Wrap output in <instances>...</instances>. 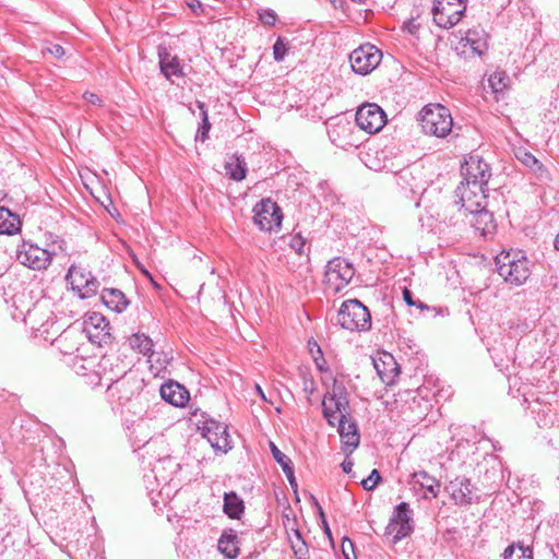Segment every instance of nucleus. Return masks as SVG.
<instances>
[{
    "mask_svg": "<svg viewBox=\"0 0 559 559\" xmlns=\"http://www.w3.org/2000/svg\"><path fill=\"white\" fill-rule=\"evenodd\" d=\"M419 122L423 132L438 138L447 136L453 127V119L444 106L427 105L419 112Z\"/></svg>",
    "mask_w": 559,
    "mask_h": 559,
    "instance_id": "1",
    "label": "nucleus"
},
{
    "mask_svg": "<svg viewBox=\"0 0 559 559\" xmlns=\"http://www.w3.org/2000/svg\"><path fill=\"white\" fill-rule=\"evenodd\" d=\"M337 323L348 331H368L371 328V314L358 299L344 301L337 312Z\"/></svg>",
    "mask_w": 559,
    "mask_h": 559,
    "instance_id": "2",
    "label": "nucleus"
},
{
    "mask_svg": "<svg viewBox=\"0 0 559 559\" xmlns=\"http://www.w3.org/2000/svg\"><path fill=\"white\" fill-rule=\"evenodd\" d=\"M394 403L400 413L411 423L423 420L431 408L430 401L413 390L399 392Z\"/></svg>",
    "mask_w": 559,
    "mask_h": 559,
    "instance_id": "3",
    "label": "nucleus"
},
{
    "mask_svg": "<svg viewBox=\"0 0 559 559\" xmlns=\"http://www.w3.org/2000/svg\"><path fill=\"white\" fill-rule=\"evenodd\" d=\"M498 273L507 283L520 286L524 284L531 275L528 261L525 257L516 259L510 253H501L496 258Z\"/></svg>",
    "mask_w": 559,
    "mask_h": 559,
    "instance_id": "4",
    "label": "nucleus"
},
{
    "mask_svg": "<svg viewBox=\"0 0 559 559\" xmlns=\"http://www.w3.org/2000/svg\"><path fill=\"white\" fill-rule=\"evenodd\" d=\"M413 531V510L407 502H401L394 508L392 518L385 527V535L392 536V543L396 544L409 536Z\"/></svg>",
    "mask_w": 559,
    "mask_h": 559,
    "instance_id": "5",
    "label": "nucleus"
},
{
    "mask_svg": "<svg viewBox=\"0 0 559 559\" xmlns=\"http://www.w3.org/2000/svg\"><path fill=\"white\" fill-rule=\"evenodd\" d=\"M254 223L263 231H277L283 221L282 209L272 199L266 198L253 207Z\"/></svg>",
    "mask_w": 559,
    "mask_h": 559,
    "instance_id": "6",
    "label": "nucleus"
},
{
    "mask_svg": "<svg viewBox=\"0 0 559 559\" xmlns=\"http://www.w3.org/2000/svg\"><path fill=\"white\" fill-rule=\"evenodd\" d=\"M53 254L55 252L27 241H23L16 250L17 261L35 271L46 270L51 264Z\"/></svg>",
    "mask_w": 559,
    "mask_h": 559,
    "instance_id": "7",
    "label": "nucleus"
},
{
    "mask_svg": "<svg viewBox=\"0 0 559 559\" xmlns=\"http://www.w3.org/2000/svg\"><path fill=\"white\" fill-rule=\"evenodd\" d=\"M355 275L352 263L341 257L333 258L326 264L325 280L329 287L338 293L346 287Z\"/></svg>",
    "mask_w": 559,
    "mask_h": 559,
    "instance_id": "8",
    "label": "nucleus"
},
{
    "mask_svg": "<svg viewBox=\"0 0 559 559\" xmlns=\"http://www.w3.org/2000/svg\"><path fill=\"white\" fill-rule=\"evenodd\" d=\"M144 388V380L132 370L117 379L114 383L107 385V392L111 397H116L120 403H127L140 394Z\"/></svg>",
    "mask_w": 559,
    "mask_h": 559,
    "instance_id": "9",
    "label": "nucleus"
},
{
    "mask_svg": "<svg viewBox=\"0 0 559 559\" xmlns=\"http://www.w3.org/2000/svg\"><path fill=\"white\" fill-rule=\"evenodd\" d=\"M73 290L79 293L82 299L94 296L99 288V282L91 271L81 265H71L66 275Z\"/></svg>",
    "mask_w": 559,
    "mask_h": 559,
    "instance_id": "10",
    "label": "nucleus"
},
{
    "mask_svg": "<svg viewBox=\"0 0 559 559\" xmlns=\"http://www.w3.org/2000/svg\"><path fill=\"white\" fill-rule=\"evenodd\" d=\"M202 436L207 440L215 452L227 453L231 450V439L226 424L216 419H206L200 427Z\"/></svg>",
    "mask_w": 559,
    "mask_h": 559,
    "instance_id": "11",
    "label": "nucleus"
},
{
    "mask_svg": "<svg viewBox=\"0 0 559 559\" xmlns=\"http://www.w3.org/2000/svg\"><path fill=\"white\" fill-rule=\"evenodd\" d=\"M355 120L361 130L372 134L384 127L386 116L379 105L367 103L357 109Z\"/></svg>",
    "mask_w": 559,
    "mask_h": 559,
    "instance_id": "12",
    "label": "nucleus"
},
{
    "mask_svg": "<svg viewBox=\"0 0 559 559\" xmlns=\"http://www.w3.org/2000/svg\"><path fill=\"white\" fill-rule=\"evenodd\" d=\"M487 183H469L461 182L455 193L462 203L465 212L478 210L487 206Z\"/></svg>",
    "mask_w": 559,
    "mask_h": 559,
    "instance_id": "13",
    "label": "nucleus"
},
{
    "mask_svg": "<svg viewBox=\"0 0 559 559\" xmlns=\"http://www.w3.org/2000/svg\"><path fill=\"white\" fill-rule=\"evenodd\" d=\"M466 11V4L435 0L432 15L435 23L442 28L456 25Z\"/></svg>",
    "mask_w": 559,
    "mask_h": 559,
    "instance_id": "14",
    "label": "nucleus"
},
{
    "mask_svg": "<svg viewBox=\"0 0 559 559\" xmlns=\"http://www.w3.org/2000/svg\"><path fill=\"white\" fill-rule=\"evenodd\" d=\"M381 57V51L374 46L365 45L358 47L349 55V61L354 72L366 75L377 68Z\"/></svg>",
    "mask_w": 559,
    "mask_h": 559,
    "instance_id": "15",
    "label": "nucleus"
},
{
    "mask_svg": "<svg viewBox=\"0 0 559 559\" xmlns=\"http://www.w3.org/2000/svg\"><path fill=\"white\" fill-rule=\"evenodd\" d=\"M463 181L469 183H488L491 177L490 166L478 155H472L461 166Z\"/></svg>",
    "mask_w": 559,
    "mask_h": 559,
    "instance_id": "16",
    "label": "nucleus"
},
{
    "mask_svg": "<svg viewBox=\"0 0 559 559\" xmlns=\"http://www.w3.org/2000/svg\"><path fill=\"white\" fill-rule=\"evenodd\" d=\"M84 332L93 343H108L111 338L110 324L99 312L88 313L84 319Z\"/></svg>",
    "mask_w": 559,
    "mask_h": 559,
    "instance_id": "17",
    "label": "nucleus"
},
{
    "mask_svg": "<svg viewBox=\"0 0 559 559\" xmlns=\"http://www.w3.org/2000/svg\"><path fill=\"white\" fill-rule=\"evenodd\" d=\"M454 503L457 506H468L478 500L475 495L476 488L465 476H457L445 486Z\"/></svg>",
    "mask_w": 559,
    "mask_h": 559,
    "instance_id": "18",
    "label": "nucleus"
},
{
    "mask_svg": "<svg viewBox=\"0 0 559 559\" xmlns=\"http://www.w3.org/2000/svg\"><path fill=\"white\" fill-rule=\"evenodd\" d=\"M487 49V34L483 28L478 27L468 29L456 47L461 55L478 57L483 56Z\"/></svg>",
    "mask_w": 559,
    "mask_h": 559,
    "instance_id": "19",
    "label": "nucleus"
},
{
    "mask_svg": "<svg viewBox=\"0 0 559 559\" xmlns=\"http://www.w3.org/2000/svg\"><path fill=\"white\" fill-rule=\"evenodd\" d=\"M337 423V431L341 437V441L343 444V452L346 455H350L359 445L360 435L358 431V426L354 419L349 416H341L338 417Z\"/></svg>",
    "mask_w": 559,
    "mask_h": 559,
    "instance_id": "20",
    "label": "nucleus"
},
{
    "mask_svg": "<svg viewBox=\"0 0 559 559\" xmlns=\"http://www.w3.org/2000/svg\"><path fill=\"white\" fill-rule=\"evenodd\" d=\"M24 316V322L33 330H40L46 328L51 320L52 312L49 310V302L47 300H38L33 304L32 308L25 311L21 310Z\"/></svg>",
    "mask_w": 559,
    "mask_h": 559,
    "instance_id": "21",
    "label": "nucleus"
},
{
    "mask_svg": "<svg viewBox=\"0 0 559 559\" xmlns=\"http://www.w3.org/2000/svg\"><path fill=\"white\" fill-rule=\"evenodd\" d=\"M102 376L100 379L109 383H114L117 379L129 373L128 366L118 356L103 357L100 361Z\"/></svg>",
    "mask_w": 559,
    "mask_h": 559,
    "instance_id": "22",
    "label": "nucleus"
},
{
    "mask_svg": "<svg viewBox=\"0 0 559 559\" xmlns=\"http://www.w3.org/2000/svg\"><path fill=\"white\" fill-rule=\"evenodd\" d=\"M160 72L167 80L173 76L182 78L183 71L179 58L173 56L166 46H158L157 49Z\"/></svg>",
    "mask_w": 559,
    "mask_h": 559,
    "instance_id": "23",
    "label": "nucleus"
},
{
    "mask_svg": "<svg viewBox=\"0 0 559 559\" xmlns=\"http://www.w3.org/2000/svg\"><path fill=\"white\" fill-rule=\"evenodd\" d=\"M373 367L380 380L386 385L393 384L400 373V367L390 354H383L379 359H373Z\"/></svg>",
    "mask_w": 559,
    "mask_h": 559,
    "instance_id": "24",
    "label": "nucleus"
},
{
    "mask_svg": "<svg viewBox=\"0 0 559 559\" xmlns=\"http://www.w3.org/2000/svg\"><path fill=\"white\" fill-rule=\"evenodd\" d=\"M159 392L164 401L176 407H183L190 399L188 390L174 381L164 383Z\"/></svg>",
    "mask_w": 559,
    "mask_h": 559,
    "instance_id": "25",
    "label": "nucleus"
},
{
    "mask_svg": "<svg viewBox=\"0 0 559 559\" xmlns=\"http://www.w3.org/2000/svg\"><path fill=\"white\" fill-rule=\"evenodd\" d=\"M472 215L471 224L475 230L479 231L483 236L492 234L496 229L493 214L486 207H480L475 211L468 212Z\"/></svg>",
    "mask_w": 559,
    "mask_h": 559,
    "instance_id": "26",
    "label": "nucleus"
},
{
    "mask_svg": "<svg viewBox=\"0 0 559 559\" xmlns=\"http://www.w3.org/2000/svg\"><path fill=\"white\" fill-rule=\"evenodd\" d=\"M102 300L109 309L120 313L129 305V300L124 294L117 288H105L102 292Z\"/></svg>",
    "mask_w": 559,
    "mask_h": 559,
    "instance_id": "27",
    "label": "nucleus"
},
{
    "mask_svg": "<svg viewBox=\"0 0 559 559\" xmlns=\"http://www.w3.org/2000/svg\"><path fill=\"white\" fill-rule=\"evenodd\" d=\"M218 550L228 559H235L239 555L238 537L233 530L224 531L218 539Z\"/></svg>",
    "mask_w": 559,
    "mask_h": 559,
    "instance_id": "28",
    "label": "nucleus"
},
{
    "mask_svg": "<svg viewBox=\"0 0 559 559\" xmlns=\"http://www.w3.org/2000/svg\"><path fill=\"white\" fill-rule=\"evenodd\" d=\"M226 174L235 181H241L247 175V163L240 155H231L225 164Z\"/></svg>",
    "mask_w": 559,
    "mask_h": 559,
    "instance_id": "29",
    "label": "nucleus"
},
{
    "mask_svg": "<svg viewBox=\"0 0 559 559\" xmlns=\"http://www.w3.org/2000/svg\"><path fill=\"white\" fill-rule=\"evenodd\" d=\"M21 222L16 214L0 206V234L13 235L20 230Z\"/></svg>",
    "mask_w": 559,
    "mask_h": 559,
    "instance_id": "30",
    "label": "nucleus"
},
{
    "mask_svg": "<svg viewBox=\"0 0 559 559\" xmlns=\"http://www.w3.org/2000/svg\"><path fill=\"white\" fill-rule=\"evenodd\" d=\"M224 512L230 519H240L241 514L245 511L243 500L235 492H226L224 495Z\"/></svg>",
    "mask_w": 559,
    "mask_h": 559,
    "instance_id": "31",
    "label": "nucleus"
},
{
    "mask_svg": "<svg viewBox=\"0 0 559 559\" xmlns=\"http://www.w3.org/2000/svg\"><path fill=\"white\" fill-rule=\"evenodd\" d=\"M414 483L418 484L423 489L431 495L432 498H437L440 490V483L430 476L427 472L420 471L412 474Z\"/></svg>",
    "mask_w": 559,
    "mask_h": 559,
    "instance_id": "32",
    "label": "nucleus"
},
{
    "mask_svg": "<svg viewBox=\"0 0 559 559\" xmlns=\"http://www.w3.org/2000/svg\"><path fill=\"white\" fill-rule=\"evenodd\" d=\"M454 212L449 216H445L443 221H441L438 225V229L440 234H449L450 228H454V230H461V227L464 225L463 221L466 216V212L463 209H454Z\"/></svg>",
    "mask_w": 559,
    "mask_h": 559,
    "instance_id": "33",
    "label": "nucleus"
},
{
    "mask_svg": "<svg viewBox=\"0 0 559 559\" xmlns=\"http://www.w3.org/2000/svg\"><path fill=\"white\" fill-rule=\"evenodd\" d=\"M502 556L503 559H533V549L522 542L512 543L504 549Z\"/></svg>",
    "mask_w": 559,
    "mask_h": 559,
    "instance_id": "34",
    "label": "nucleus"
},
{
    "mask_svg": "<svg viewBox=\"0 0 559 559\" xmlns=\"http://www.w3.org/2000/svg\"><path fill=\"white\" fill-rule=\"evenodd\" d=\"M343 388L336 386L334 384L332 393H329L330 403L336 405V411H338L340 416H349V401L345 394H343Z\"/></svg>",
    "mask_w": 559,
    "mask_h": 559,
    "instance_id": "35",
    "label": "nucleus"
},
{
    "mask_svg": "<svg viewBox=\"0 0 559 559\" xmlns=\"http://www.w3.org/2000/svg\"><path fill=\"white\" fill-rule=\"evenodd\" d=\"M130 346L133 349H136L140 354L144 356L151 355L153 353V341L143 333L133 334L130 340Z\"/></svg>",
    "mask_w": 559,
    "mask_h": 559,
    "instance_id": "36",
    "label": "nucleus"
},
{
    "mask_svg": "<svg viewBox=\"0 0 559 559\" xmlns=\"http://www.w3.org/2000/svg\"><path fill=\"white\" fill-rule=\"evenodd\" d=\"M510 78L504 71H495L488 78V85L492 93H503L509 86Z\"/></svg>",
    "mask_w": 559,
    "mask_h": 559,
    "instance_id": "37",
    "label": "nucleus"
},
{
    "mask_svg": "<svg viewBox=\"0 0 559 559\" xmlns=\"http://www.w3.org/2000/svg\"><path fill=\"white\" fill-rule=\"evenodd\" d=\"M197 106L200 109V116L202 119V123L199 129V133H198L197 138H200L201 141H205L209 138V132L211 130V123L209 121V116H207V109H206L205 104L202 102H199V100L197 102Z\"/></svg>",
    "mask_w": 559,
    "mask_h": 559,
    "instance_id": "38",
    "label": "nucleus"
},
{
    "mask_svg": "<svg viewBox=\"0 0 559 559\" xmlns=\"http://www.w3.org/2000/svg\"><path fill=\"white\" fill-rule=\"evenodd\" d=\"M330 395L326 393L322 401V407H323V415L326 418L329 425L335 426L336 421L338 420L340 413L336 411V405L331 404L329 400Z\"/></svg>",
    "mask_w": 559,
    "mask_h": 559,
    "instance_id": "39",
    "label": "nucleus"
},
{
    "mask_svg": "<svg viewBox=\"0 0 559 559\" xmlns=\"http://www.w3.org/2000/svg\"><path fill=\"white\" fill-rule=\"evenodd\" d=\"M519 159L528 168H531L534 173L538 174V176H542V173L544 171V167L542 163L531 153L524 152L519 157Z\"/></svg>",
    "mask_w": 559,
    "mask_h": 559,
    "instance_id": "40",
    "label": "nucleus"
},
{
    "mask_svg": "<svg viewBox=\"0 0 559 559\" xmlns=\"http://www.w3.org/2000/svg\"><path fill=\"white\" fill-rule=\"evenodd\" d=\"M295 539H290L292 549L296 557L308 555V546L298 530L294 531Z\"/></svg>",
    "mask_w": 559,
    "mask_h": 559,
    "instance_id": "41",
    "label": "nucleus"
},
{
    "mask_svg": "<svg viewBox=\"0 0 559 559\" xmlns=\"http://www.w3.org/2000/svg\"><path fill=\"white\" fill-rule=\"evenodd\" d=\"M271 452L274 460L281 465L283 472H289L290 459L285 455L274 443H271Z\"/></svg>",
    "mask_w": 559,
    "mask_h": 559,
    "instance_id": "42",
    "label": "nucleus"
},
{
    "mask_svg": "<svg viewBox=\"0 0 559 559\" xmlns=\"http://www.w3.org/2000/svg\"><path fill=\"white\" fill-rule=\"evenodd\" d=\"M381 481V475L378 469H372L370 475L361 481V486L365 490H373L376 486Z\"/></svg>",
    "mask_w": 559,
    "mask_h": 559,
    "instance_id": "43",
    "label": "nucleus"
},
{
    "mask_svg": "<svg viewBox=\"0 0 559 559\" xmlns=\"http://www.w3.org/2000/svg\"><path fill=\"white\" fill-rule=\"evenodd\" d=\"M287 53V45L282 37H278L273 45V56L276 61H282Z\"/></svg>",
    "mask_w": 559,
    "mask_h": 559,
    "instance_id": "44",
    "label": "nucleus"
},
{
    "mask_svg": "<svg viewBox=\"0 0 559 559\" xmlns=\"http://www.w3.org/2000/svg\"><path fill=\"white\" fill-rule=\"evenodd\" d=\"M258 15L261 23L267 26L275 25L277 21L276 13L271 9L261 10L258 12Z\"/></svg>",
    "mask_w": 559,
    "mask_h": 559,
    "instance_id": "45",
    "label": "nucleus"
},
{
    "mask_svg": "<svg viewBox=\"0 0 559 559\" xmlns=\"http://www.w3.org/2000/svg\"><path fill=\"white\" fill-rule=\"evenodd\" d=\"M289 246L296 253L302 254L306 246V239L301 237L300 234H296L292 237Z\"/></svg>",
    "mask_w": 559,
    "mask_h": 559,
    "instance_id": "46",
    "label": "nucleus"
},
{
    "mask_svg": "<svg viewBox=\"0 0 559 559\" xmlns=\"http://www.w3.org/2000/svg\"><path fill=\"white\" fill-rule=\"evenodd\" d=\"M70 332L69 331H64L63 333H61L59 335V337L56 340V344L59 346V348H61V350L64 353V354H72L73 352H75L78 349V347L75 345L69 347V348H62L63 346V343L64 341H67L70 336Z\"/></svg>",
    "mask_w": 559,
    "mask_h": 559,
    "instance_id": "47",
    "label": "nucleus"
},
{
    "mask_svg": "<svg viewBox=\"0 0 559 559\" xmlns=\"http://www.w3.org/2000/svg\"><path fill=\"white\" fill-rule=\"evenodd\" d=\"M314 346H316V354H313V360H314L318 369L323 371V370H325V368H324L325 359L323 357V353L317 343H314Z\"/></svg>",
    "mask_w": 559,
    "mask_h": 559,
    "instance_id": "48",
    "label": "nucleus"
},
{
    "mask_svg": "<svg viewBox=\"0 0 559 559\" xmlns=\"http://www.w3.org/2000/svg\"><path fill=\"white\" fill-rule=\"evenodd\" d=\"M83 98L92 104V105H95V106H102L103 105V99L95 93H92V92H85L83 94Z\"/></svg>",
    "mask_w": 559,
    "mask_h": 559,
    "instance_id": "49",
    "label": "nucleus"
},
{
    "mask_svg": "<svg viewBox=\"0 0 559 559\" xmlns=\"http://www.w3.org/2000/svg\"><path fill=\"white\" fill-rule=\"evenodd\" d=\"M187 5L195 15H201L204 11L203 4L199 0H188Z\"/></svg>",
    "mask_w": 559,
    "mask_h": 559,
    "instance_id": "50",
    "label": "nucleus"
},
{
    "mask_svg": "<svg viewBox=\"0 0 559 559\" xmlns=\"http://www.w3.org/2000/svg\"><path fill=\"white\" fill-rule=\"evenodd\" d=\"M403 298L408 306H418L421 309L427 308L423 302L417 304L416 301H414L413 294L407 288H405L403 292Z\"/></svg>",
    "mask_w": 559,
    "mask_h": 559,
    "instance_id": "51",
    "label": "nucleus"
},
{
    "mask_svg": "<svg viewBox=\"0 0 559 559\" xmlns=\"http://www.w3.org/2000/svg\"><path fill=\"white\" fill-rule=\"evenodd\" d=\"M419 28V24L416 23L414 19H411L403 24V29L408 32L409 34L414 35L417 33Z\"/></svg>",
    "mask_w": 559,
    "mask_h": 559,
    "instance_id": "52",
    "label": "nucleus"
},
{
    "mask_svg": "<svg viewBox=\"0 0 559 559\" xmlns=\"http://www.w3.org/2000/svg\"><path fill=\"white\" fill-rule=\"evenodd\" d=\"M48 51L57 59L62 58L66 55V50L61 45H52L50 48H48Z\"/></svg>",
    "mask_w": 559,
    "mask_h": 559,
    "instance_id": "53",
    "label": "nucleus"
},
{
    "mask_svg": "<svg viewBox=\"0 0 559 559\" xmlns=\"http://www.w3.org/2000/svg\"><path fill=\"white\" fill-rule=\"evenodd\" d=\"M349 549L353 550V543L350 539L344 538L343 543H342V551H343L344 556L346 557V559H349V557H348Z\"/></svg>",
    "mask_w": 559,
    "mask_h": 559,
    "instance_id": "54",
    "label": "nucleus"
},
{
    "mask_svg": "<svg viewBox=\"0 0 559 559\" xmlns=\"http://www.w3.org/2000/svg\"><path fill=\"white\" fill-rule=\"evenodd\" d=\"M305 392L311 394L316 390V384L313 380H305L304 382Z\"/></svg>",
    "mask_w": 559,
    "mask_h": 559,
    "instance_id": "55",
    "label": "nucleus"
},
{
    "mask_svg": "<svg viewBox=\"0 0 559 559\" xmlns=\"http://www.w3.org/2000/svg\"><path fill=\"white\" fill-rule=\"evenodd\" d=\"M341 466L344 473L349 474L353 469L354 463L353 461L346 459Z\"/></svg>",
    "mask_w": 559,
    "mask_h": 559,
    "instance_id": "56",
    "label": "nucleus"
},
{
    "mask_svg": "<svg viewBox=\"0 0 559 559\" xmlns=\"http://www.w3.org/2000/svg\"><path fill=\"white\" fill-rule=\"evenodd\" d=\"M319 512H320V516L322 518V524H323V526H324V532H325V534H326L329 537H331V531H330V528H329L328 522H326V520H325V516H324V513H323V510H322V508H321V507H319Z\"/></svg>",
    "mask_w": 559,
    "mask_h": 559,
    "instance_id": "57",
    "label": "nucleus"
},
{
    "mask_svg": "<svg viewBox=\"0 0 559 559\" xmlns=\"http://www.w3.org/2000/svg\"><path fill=\"white\" fill-rule=\"evenodd\" d=\"M284 473H285V475H286V477H287V479H288L289 484H290L292 486H297V484H296V478H295V476H294V469H293L292 465L289 466V472H284Z\"/></svg>",
    "mask_w": 559,
    "mask_h": 559,
    "instance_id": "58",
    "label": "nucleus"
},
{
    "mask_svg": "<svg viewBox=\"0 0 559 559\" xmlns=\"http://www.w3.org/2000/svg\"><path fill=\"white\" fill-rule=\"evenodd\" d=\"M24 298V294H19V295H15L13 297V302L14 305L16 306V308L19 309V302L22 301V299Z\"/></svg>",
    "mask_w": 559,
    "mask_h": 559,
    "instance_id": "59",
    "label": "nucleus"
},
{
    "mask_svg": "<svg viewBox=\"0 0 559 559\" xmlns=\"http://www.w3.org/2000/svg\"><path fill=\"white\" fill-rule=\"evenodd\" d=\"M554 246H555V249L557 251H559V233H558V235L555 238Z\"/></svg>",
    "mask_w": 559,
    "mask_h": 559,
    "instance_id": "60",
    "label": "nucleus"
},
{
    "mask_svg": "<svg viewBox=\"0 0 559 559\" xmlns=\"http://www.w3.org/2000/svg\"><path fill=\"white\" fill-rule=\"evenodd\" d=\"M356 4H365L367 0H352Z\"/></svg>",
    "mask_w": 559,
    "mask_h": 559,
    "instance_id": "61",
    "label": "nucleus"
},
{
    "mask_svg": "<svg viewBox=\"0 0 559 559\" xmlns=\"http://www.w3.org/2000/svg\"><path fill=\"white\" fill-rule=\"evenodd\" d=\"M257 391H258V393H260V395H261L263 399H265V396H264V394H263V391H262V389H261L259 385H257Z\"/></svg>",
    "mask_w": 559,
    "mask_h": 559,
    "instance_id": "62",
    "label": "nucleus"
},
{
    "mask_svg": "<svg viewBox=\"0 0 559 559\" xmlns=\"http://www.w3.org/2000/svg\"><path fill=\"white\" fill-rule=\"evenodd\" d=\"M310 353L313 355L316 354V346L313 345V347H310Z\"/></svg>",
    "mask_w": 559,
    "mask_h": 559,
    "instance_id": "63",
    "label": "nucleus"
},
{
    "mask_svg": "<svg viewBox=\"0 0 559 559\" xmlns=\"http://www.w3.org/2000/svg\"><path fill=\"white\" fill-rule=\"evenodd\" d=\"M297 559H309L308 555L306 556H298Z\"/></svg>",
    "mask_w": 559,
    "mask_h": 559,
    "instance_id": "64",
    "label": "nucleus"
}]
</instances>
